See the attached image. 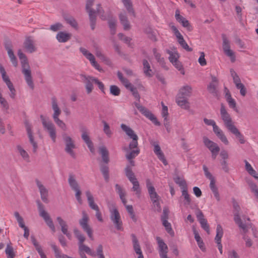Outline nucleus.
<instances>
[{"instance_id":"f257e3e1","label":"nucleus","mask_w":258,"mask_h":258,"mask_svg":"<svg viewBox=\"0 0 258 258\" xmlns=\"http://www.w3.org/2000/svg\"><path fill=\"white\" fill-rule=\"evenodd\" d=\"M120 127L130 138L132 139L129 144L128 149L125 148L124 150L127 152L125 155L126 158L127 160L133 159L139 154L140 152L138 148V137L135 132L126 125L121 124Z\"/></svg>"},{"instance_id":"f03ea898","label":"nucleus","mask_w":258,"mask_h":258,"mask_svg":"<svg viewBox=\"0 0 258 258\" xmlns=\"http://www.w3.org/2000/svg\"><path fill=\"white\" fill-rule=\"evenodd\" d=\"M18 56L21 60L22 73L24 75L25 81L28 86L33 90L34 85L32 80L31 71L26 55L19 49L18 50Z\"/></svg>"},{"instance_id":"7ed1b4c3","label":"nucleus","mask_w":258,"mask_h":258,"mask_svg":"<svg viewBox=\"0 0 258 258\" xmlns=\"http://www.w3.org/2000/svg\"><path fill=\"white\" fill-rule=\"evenodd\" d=\"M52 108L54 111L52 115L53 119L56 124L62 128L63 131L67 129L66 125L63 121L59 118V116L61 114V110L58 107L57 99L55 97L51 98Z\"/></svg>"},{"instance_id":"20e7f679","label":"nucleus","mask_w":258,"mask_h":258,"mask_svg":"<svg viewBox=\"0 0 258 258\" xmlns=\"http://www.w3.org/2000/svg\"><path fill=\"white\" fill-rule=\"evenodd\" d=\"M36 203L38 206L39 216L43 219L47 225L54 232L55 231V226L49 214L45 211L44 206L39 200H37Z\"/></svg>"},{"instance_id":"39448f33","label":"nucleus","mask_w":258,"mask_h":258,"mask_svg":"<svg viewBox=\"0 0 258 258\" xmlns=\"http://www.w3.org/2000/svg\"><path fill=\"white\" fill-rule=\"evenodd\" d=\"M233 206L234 208V220L238 225L239 227L241 228L245 233L247 231L248 228L251 226V224H243L240 217V206L238 203L235 201L233 202Z\"/></svg>"},{"instance_id":"423d86ee","label":"nucleus","mask_w":258,"mask_h":258,"mask_svg":"<svg viewBox=\"0 0 258 258\" xmlns=\"http://www.w3.org/2000/svg\"><path fill=\"white\" fill-rule=\"evenodd\" d=\"M40 117L44 128L48 131L49 136L52 141L55 142L56 135L54 124L51 121L46 120L42 115H41Z\"/></svg>"},{"instance_id":"0eeeda50","label":"nucleus","mask_w":258,"mask_h":258,"mask_svg":"<svg viewBox=\"0 0 258 258\" xmlns=\"http://www.w3.org/2000/svg\"><path fill=\"white\" fill-rule=\"evenodd\" d=\"M82 218L79 220V224L83 230L86 232L91 239L93 240V230L88 224L89 217L85 211H82Z\"/></svg>"},{"instance_id":"6e6552de","label":"nucleus","mask_w":258,"mask_h":258,"mask_svg":"<svg viewBox=\"0 0 258 258\" xmlns=\"http://www.w3.org/2000/svg\"><path fill=\"white\" fill-rule=\"evenodd\" d=\"M63 140L65 144L64 151L73 158H76V154L73 149L76 148L74 141L67 134L62 135Z\"/></svg>"},{"instance_id":"1a4fd4ad","label":"nucleus","mask_w":258,"mask_h":258,"mask_svg":"<svg viewBox=\"0 0 258 258\" xmlns=\"http://www.w3.org/2000/svg\"><path fill=\"white\" fill-rule=\"evenodd\" d=\"M220 114L225 126L229 131L235 126L234 122L223 104L221 105Z\"/></svg>"},{"instance_id":"9d476101","label":"nucleus","mask_w":258,"mask_h":258,"mask_svg":"<svg viewBox=\"0 0 258 258\" xmlns=\"http://www.w3.org/2000/svg\"><path fill=\"white\" fill-rule=\"evenodd\" d=\"M86 196L87 198L88 204L89 207L93 210L96 211V217L98 220L100 222H103V220L102 217V214L100 211L99 207L95 203L94 198L89 190H87L85 192Z\"/></svg>"},{"instance_id":"9b49d317","label":"nucleus","mask_w":258,"mask_h":258,"mask_svg":"<svg viewBox=\"0 0 258 258\" xmlns=\"http://www.w3.org/2000/svg\"><path fill=\"white\" fill-rule=\"evenodd\" d=\"M80 78L81 81L85 84L87 94H90L94 89L93 83H95L96 78L83 74L80 75Z\"/></svg>"},{"instance_id":"f8f14e48","label":"nucleus","mask_w":258,"mask_h":258,"mask_svg":"<svg viewBox=\"0 0 258 258\" xmlns=\"http://www.w3.org/2000/svg\"><path fill=\"white\" fill-rule=\"evenodd\" d=\"M223 40L222 47L225 54L230 58L231 61L234 62L235 61V56L234 52L230 49V42L225 34L222 35Z\"/></svg>"},{"instance_id":"ddd939ff","label":"nucleus","mask_w":258,"mask_h":258,"mask_svg":"<svg viewBox=\"0 0 258 258\" xmlns=\"http://www.w3.org/2000/svg\"><path fill=\"white\" fill-rule=\"evenodd\" d=\"M110 219L118 230H122V222L120 219V214L116 208L111 211Z\"/></svg>"},{"instance_id":"4468645a","label":"nucleus","mask_w":258,"mask_h":258,"mask_svg":"<svg viewBox=\"0 0 258 258\" xmlns=\"http://www.w3.org/2000/svg\"><path fill=\"white\" fill-rule=\"evenodd\" d=\"M135 104L136 107L138 109V110L146 117H147L150 120H151L155 125H160V122H159L157 120V118L151 111H150L148 109H147L144 106L141 105L138 103H135Z\"/></svg>"},{"instance_id":"2eb2a0df","label":"nucleus","mask_w":258,"mask_h":258,"mask_svg":"<svg viewBox=\"0 0 258 258\" xmlns=\"http://www.w3.org/2000/svg\"><path fill=\"white\" fill-rule=\"evenodd\" d=\"M4 46L7 51L8 56L10 60L15 67L18 66V61L16 56L15 55L13 50V45L10 40H6L4 43Z\"/></svg>"},{"instance_id":"dca6fc26","label":"nucleus","mask_w":258,"mask_h":258,"mask_svg":"<svg viewBox=\"0 0 258 258\" xmlns=\"http://www.w3.org/2000/svg\"><path fill=\"white\" fill-rule=\"evenodd\" d=\"M94 0H87L86 5V9L88 14H90V12L91 11L92 14H96V13L100 15V18L102 20H105L106 18L105 16H104V11L102 9L100 4L97 5V8L96 11L92 9V6L93 5Z\"/></svg>"},{"instance_id":"f3484780","label":"nucleus","mask_w":258,"mask_h":258,"mask_svg":"<svg viewBox=\"0 0 258 258\" xmlns=\"http://www.w3.org/2000/svg\"><path fill=\"white\" fill-rule=\"evenodd\" d=\"M171 28L177 38L178 43L181 47L187 51H192V49L189 47L177 28L174 25L171 26Z\"/></svg>"},{"instance_id":"a211bd4d","label":"nucleus","mask_w":258,"mask_h":258,"mask_svg":"<svg viewBox=\"0 0 258 258\" xmlns=\"http://www.w3.org/2000/svg\"><path fill=\"white\" fill-rule=\"evenodd\" d=\"M80 131L82 133V139L87 144L90 151L93 153L94 151L93 144L90 139L89 136V132L88 129L85 126H82L80 127Z\"/></svg>"},{"instance_id":"6ab92c4d","label":"nucleus","mask_w":258,"mask_h":258,"mask_svg":"<svg viewBox=\"0 0 258 258\" xmlns=\"http://www.w3.org/2000/svg\"><path fill=\"white\" fill-rule=\"evenodd\" d=\"M150 143L154 147L153 151L154 153L158 157V159L161 161L165 165H166L168 164L167 162L158 143L153 141H151Z\"/></svg>"},{"instance_id":"aec40b11","label":"nucleus","mask_w":258,"mask_h":258,"mask_svg":"<svg viewBox=\"0 0 258 258\" xmlns=\"http://www.w3.org/2000/svg\"><path fill=\"white\" fill-rule=\"evenodd\" d=\"M35 182L38 188H39L41 200L44 203H48L49 202V200L48 199V190L38 179H36L35 180Z\"/></svg>"},{"instance_id":"412c9836","label":"nucleus","mask_w":258,"mask_h":258,"mask_svg":"<svg viewBox=\"0 0 258 258\" xmlns=\"http://www.w3.org/2000/svg\"><path fill=\"white\" fill-rule=\"evenodd\" d=\"M146 186L149 194L151 200L152 201L159 199V196L156 192L154 187L153 186L152 183L149 179L146 180Z\"/></svg>"},{"instance_id":"4be33fe9","label":"nucleus","mask_w":258,"mask_h":258,"mask_svg":"<svg viewBox=\"0 0 258 258\" xmlns=\"http://www.w3.org/2000/svg\"><path fill=\"white\" fill-rule=\"evenodd\" d=\"M25 125H26V128L27 135H28V138H29V141L30 144L33 146V152L34 153H36L37 152V150L38 149V145H37V142L34 141L31 126L28 123H26L25 124Z\"/></svg>"},{"instance_id":"5701e85b","label":"nucleus","mask_w":258,"mask_h":258,"mask_svg":"<svg viewBox=\"0 0 258 258\" xmlns=\"http://www.w3.org/2000/svg\"><path fill=\"white\" fill-rule=\"evenodd\" d=\"M223 235V230L221 225L218 224L216 228V235L215 238V242L217 244L218 248L221 254H222V245L221 244V238Z\"/></svg>"},{"instance_id":"b1692460","label":"nucleus","mask_w":258,"mask_h":258,"mask_svg":"<svg viewBox=\"0 0 258 258\" xmlns=\"http://www.w3.org/2000/svg\"><path fill=\"white\" fill-rule=\"evenodd\" d=\"M23 45L26 50L29 53H31L37 50V48L35 46L34 41L31 37H26Z\"/></svg>"},{"instance_id":"393cba45","label":"nucleus","mask_w":258,"mask_h":258,"mask_svg":"<svg viewBox=\"0 0 258 258\" xmlns=\"http://www.w3.org/2000/svg\"><path fill=\"white\" fill-rule=\"evenodd\" d=\"M175 17L176 20L179 23H181L183 27L186 28L188 31L192 30V27L188 21L180 15L179 11L178 10L176 11Z\"/></svg>"},{"instance_id":"a878e982","label":"nucleus","mask_w":258,"mask_h":258,"mask_svg":"<svg viewBox=\"0 0 258 258\" xmlns=\"http://www.w3.org/2000/svg\"><path fill=\"white\" fill-rule=\"evenodd\" d=\"M212 82L209 84L207 87L208 91L214 96L217 95V86L218 85V79L213 76L211 75Z\"/></svg>"},{"instance_id":"bb28decb","label":"nucleus","mask_w":258,"mask_h":258,"mask_svg":"<svg viewBox=\"0 0 258 258\" xmlns=\"http://www.w3.org/2000/svg\"><path fill=\"white\" fill-rule=\"evenodd\" d=\"M131 237L132 238L134 249L136 254L138 255V258H144L137 238L134 234H132Z\"/></svg>"},{"instance_id":"cd10ccee","label":"nucleus","mask_w":258,"mask_h":258,"mask_svg":"<svg viewBox=\"0 0 258 258\" xmlns=\"http://www.w3.org/2000/svg\"><path fill=\"white\" fill-rule=\"evenodd\" d=\"M156 240L158 242L159 247V251L160 256H163L167 254L168 246L163 241L162 239L159 237H156Z\"/></svg>"},{"instance_id":"c85d7f7f","label":"nucleus","mask_w":258,"mask_h":258,"mask_svg":"<svg viewBox=\"0 0 258 258\" xmlns=\"http://www.w3.org/2000/svg\"><path fill=\"white\" fill-rule=\"evenodd\" d=\"M56 220L61 227V230L63 234L66 235L69 239L71 237V233L68 231V226L65 221L60 217H57Z\"/></svg>"},{"instance_id":"c756f323","label":"nucleus","mask_w":258,"mask_h":258,"mask_svg":"<svg viewBox=\"0 0 258 258\" xmlns=\"http://www.w3.org/2000/svg\"><path fill=\"white\" fill-rule=\"evenodd\" d=\"M72 34L66 32L60 31L56 36V38L59 42L64 43L71 39Z\"/></svg>"},{"instance_id":"7c9ffc66","label":"nucleus","mask_w":258,"mask_h":258,"mask_svg":"<svg viewBox=\"0 0 258 258\" xmlns=\"http://www.w3.org/2000/svg\"><path fill=\"white\" fill-rule=\"evenodd\" d=\"M119 19L124 30H128L131 29V25L125 13H121L119 15Z\"/></svg>"},{"instance_id":"2f4dec72","label":"nucleus","mask_w":258,"mask_h":258,"mask_svg":"<svg viewBox=\"0 0 258 258\" xmlns=\"http://www.w3.org/2000/svg\"><path fill=\"white\" fill-rule=\"evenodd\" d=\"M124 7L125 8L130 15L132 16L134 18L136 17V13L133 8V4L131 0H121Z\"/></svg>"},{"instance_id":"473e14b6","label":"nucleus","mask_w":258,"mask_h":258,"mask_svg":"<svg viewBox=\"0 0 258 258\" xmlns=\"http://www.w3.org/2000/svg\"><path fill=\"white\" fill-rule=\"evenodd\" d=\"M191 93V87L188 85H186L182 87L179 90L178 93V96L184 97L187 98L190 96Z\"/></svg>"},{"instance_id":"72a5a7b5","label":"nucleus","mask_w":258,"mask_h":258,"mask_svg":"<svg viewBox=\"0 0 258 258\" xmlns=\"http://www.w3.org/2000/svg\"><path fill=\"white\" fill-rule=\"evenodd\" d=\"M176 102L182 108L188 109L189 108V103L187 101V98H186L177 96Z\"/></svg>"},{"instance_id":"f704fd0d","label":"nucleus","mask_w":258,"mask_h":258,"mask_svg":"<svg viewBox=\"0 0 258 258\" xmlns=\"http://www.w3.org/2000/svg\"><path fill=\"white\" fill-rule=\"evenodd\" d=\"M213 132L216 135V136L225 145H228L229 142L224 134L223 132L218 127H215L213 130Z\"/></svg>"},{"instance_id":"c9c22d12","label":"nucleus","mask_w":258,"mask_h":258,"mask_svg":"<svg viewBox=\"0 0 258 258\" xmlns=\"http://www.w3.org/2000/svg\"><path fill=\"white\" fill-rule=\"evenodd\" d=\"M203 142L204 145L209 149L210 151H214L217 148L219 149L220 148L218 145L215 142L209 140L207 137H203Z\"/></svg>"},{"instance_id":"e433bc0d","label":"nucleus","mask_w":258,"mask_h":258,"mask_svg":"<svg viewBox=\"0 0 258 258\" xmlns=\"http://www.w3.org/2000/svg\"><path fill=\"white\" fill-rule=\"evenodd\" d=\"M229 131L235 136V137L239 140V142H240V144H243L245 143V140H244V136L242 135V134L238 130V129L236 127V126L232 128Z\"/></svg>"},{"instance_id":"4c0bfd02","label":"nucleus","mask_w":258,"mask_h":258,"mask_svg":"<svg viewBox=\"0 0 258 258\" xmlns=\"http://www.w3.org/2000/svg\"><path fill=\"white\" fill-rule=\"evenodd\" d=\"M31 241H32L33 244L34 245L36 250L39 254L41 258H47L46 255L43 251L41 246L39 245L38 242L37 241L35 237L34 236H31Z\"/></svg>"},{"instance_id":"58836bf2","label":"nucleus","mask_w":258,"mask_h":258,"mask_svg":"<svg viewBox=\"0 0 258 258\" xmlns=\"http://www.w3.org/2000/svg\"><path fill=\"white\" fill-rule=\"evenodd\" d=\"M31 241H32L33 244L34 245L36 250L39 254L41 258H47L46 255L43 251L41 246L39 245L38 242L37 241L35 237L34 236H31Z\"/></svg>"},{"instance_id":"ea45409f","label":"nucleus","mask_w":258,"mask_h":258,"mask_svg":"<svg viewBox=\"0 0 258 258\" xmlns=\"http://www.w3.org/2000/svg\"><path fill=\"white\" fill-rule=\"evenodd\" d=\"M143 71L146 76L148 77H151L153 75V73L152 70L151 69L150 64L149 62L146 59H144L143 60Z\"/></svg>"},{"instance_id":"a19ab883","label":"nucleus","mask_w":258,"mask_h":258,"mask_svg":"<svg viewBox=\"0 0 258 258\" xmlns=\"http://www.w3.org/2000/svg\"><path fill=\"white\" fill-rule=\"evenodd\" d=\"M99 151L101 155L103 161L105 163H108L109 161V153L106 148L105 146H101L99 148Z\"/></svg>"},{"instance_id":"79ce46f5","label":"nucleus","mask_w":258,"mask_h":258,"mask_svg":"<svg viewBox=\"0 0 258 258\" xmlns=\"http://www.w3.org/2000/svg\"><path fill=\"white\" fill-rule=\"evenodd\" d=\"M73 231H74V233L75 234V237L79 240V243H78L79 246H80L81 245L84 244L83 242L85 241V240L86 239L85 236L77 228H74Z\"/></svg>"},{"instance_id":"37998d69","label":"nucleus","mask_w":258,"mask_h":258,"mask_svg":"<svg viewBox=\"0 0 258 258\" xmlns=\"http://www.w3.org/2000/svg\"><path fill=\"white\" fill-rule=\"evenodd\" d=\"M115 190L116 192L119 195L120 199H121L122 202L124 205L126 204V200L125 199V193L123 190L122 187L120 185L118 184H116L115 185Z\"/></svg>"},{"instance_id":"c03bdc74","label":"nucleus","mask_w":258,"mask_h":258,"mask_svg":"<svg viewBox=\"0 0 258 258\" xmlns=\"http://www.w3.org/2000/svg\"><path fill=\"white\" fill-rule=\"evenodd\" d=\"M85 252L89 255H90L92 256H95L96 254L94 251H93L91 249L88 247V246L83 244L79 246V253L84 252Z\"/></svg>"},{"instance_id":"a18cd8bd","label":"nucleus","mask_w":258,"mask_h":258,"mask_svg":"<svg viewBox=\"0 0 258 258\" xmlns=\"http://www.w3.org/2000/svg\"><path fill=\"white\" fill-rule=\"evenodd\" d=\"M70 186L73 190H76L80 188L78 183L73 175H70L68 179Z\"/></svg>"},{"instance_id":"49530a36","label":"nucleus","mask_w":258,"mask_h":258,"mask_svg":"<svg viewBox=\"0 0 258 258\" xmlns=\"http://www.w3.org/2000/svg\"><path fill=\"white\" fill-rule=\"evenodd\" d=\"M153 52L158 62H159L162 67H164L165 65L164 58L161 57V55L159 52H157V49L155 48H153Z\"/></svg>"},{"instance_id":"de8ad7c7","label":"nucleus","mask_w":258,"mask_h":258,"mask_svg":"<svg viewBox=\"0 0 258 258\" xmlns=\"http://www.w3.org/2000/svg\"><path fill=\"white\" fill-rule=\"evenodd\" d=\"M124 171L126 176L127 177L130 182L137 179L134 172L132 171V168L130 165H127L126 166L124 169Z\"/></svg>"},{"instance_id":"09e8293b","label":"nucleus","mask_w":258,"mask_h":258,"mask_svg":"<svg viewBox=\"0 0 258 258\" xmlns=\"http://www.w3.org/2000/svg\"><path fill=\"white\" fill-rule=\"evenodd\" d=\"M109 27L110 30V33L113 35L116 33V20L115 18H111L108 21Z\"/></svg>"},{"instance_id":"8fccbe9b","label":"nucleus","mask_w":258,"mask_h":258,"mask_svg":"<svg viewBox=\"0 0 258 258\" xmlns=\"http://www.w3.org/2000/svg\"><path fill=\"white\" fill-rule=\"evenodd\" d=\"M210 187L215 197L217 199L218 201H219L220 200V195L218 192V188L215 185V181L210 182Z\"/></svg>"},{"instance_id":"3c124183","label":"nucleus","mask_w":258,"mask_h":258,"mask_svg":"<svg viewBox=\"0 0 258 258\" xmlns=\"http://www.w3.org/2000/svg\"><path fill=\"white\" fill-rule=\"evenodd\" d=\"M17 149L23 159L27 162H29V156L27 152L24 149H23L20 145H17Z\"/></svg>"},{"instance_id":"603ef678","label":"nucleus","mask_w":258,"mask_h":258,"mask_svg":"<svg viewBox=\"0 0 258 258\" xmlns=\"http://www.w3.org/2000/svg\"><path fill=\"white\" fill-rule=\"evenodd\" d=\"M100 170L103 175V177L106 182H108L109 180L108 167L106 165H101Z\"/></svg>"},{"instance_id":"864d4df0","label":"nucleus","mask_w":258,"mask_h":258,"mask_svg":"<svg viewBox=\"0 0 258 258\" xmlns=\"http://www.w3.org/2000/svg\"><path fill=\"white\" fill-rule=\"evenodd\" d=\"M182 196L183 197L184 199V204L189 205L191 203V199L189 195L188 194L187 187L182 189Z\"/></svg>"},{"instance_id":"5fc2aeb1","label":"nucleus","mask_w":258,"mask_h":258,"mask_svg":"<svg viewBox=\"0 0 258 258\" xmlns=\"http://www.w3.org/2000/svg\"><path fill=\"white\" fill-rule=\"evenodd\" d=\"M166 52L169 54V60L172 63L178 60L179 55L176 52H172L169 50H167Z\"/></svg>"},{"instance_id":"6e6d98bb","label":"nucleus","mask_w":258,"mask_h":258,"mask_svg":"<svg viewBox=\"0 0 258 258\" xmlns=\"http://www.w3.org/2000/svg\"><path fill=\"white\" fill-rule=\"evenodd\" d=\"M133 185L132 187V190L134 191H136V194L139 197L141 194V189L140 188V184L139 181L137 179H135L131 181Z\"/></svg>"},{"instance_id":"4d7b16f0","label":"nucleus","mask_w":258,"mask_h":258,"mask_svg":"<svg viewBox=\"0 0 258 258\" xmlns=\"http://www.w3.org/2000/svg\"><path fill=\"white\" fill-rule=\"evenodd\" d=\"M95 54L97 57L107 64H109L110 62V60L102 53L100 49L96 50Z\"/></svg>"},{"instance_id":"13d9d810","label":"nucleus","mask_w":258,"mask_h":258,"mask_svg":"<svg viewBox=\"0 0 258 258\" xmlns=\"http://www.w3.org/2000/svg\"><path fill=\"white\" fill-rule=\"evenodd\" d=\"M118 37L120 40H122L124 43L127 44L128 46H132V44L131 43V38L125 36L123 33H121L118 34Z\"/></svg>"},{"instance_id":"bf43d9fd","label":"nucleus","mask_w":258,"mask_h":258,"mask_svg":"<svg viewBox=\"0 0 258 258\" xmlns=\"http://www.w3.org/2000/svg\"><path fill=\"white\" fill-rule=\"evenodd\" d=\"M5 252L7 255V258H14L15 256L14 249L10 244H8L7 245Z\"/></svg>"},{"instance_id":"052dcab7","label":"nucleus","mask_w":258,"mask_h":258,"mask_svg":"<svg viewBox=\"0 0 258 258\" xmlns=\"http://www.w3.org/2000/svg\"><path fill=\"white\" fill-rule=\"evenodd\" d=\"M163 225L165 227L166 231L172 236L174 235V231H173L171 225L167 220H164L162 222Z\"/></svg>"},{"instance_id":"680f3d73","label":"nucleus","mask_w":258,"mask_h":258,"mask_svg":"<svg viewBox=\"0 0 258 258\" xmlns=\"http://www.w3.org/2000/svg\"><path fill=\"white\" fill-rule=\"evenodd\" d=\"M174 180L176 184H178L181 187V189L187 187L185 180L180 177L177 176L175 177Z\"/></svg>"},{"instance_id":"e2e57ef3","label":"nucleus","mask_w":258,"mask_h":258,"mask_svg":"<svg viewBox=\"0 0 258 258\" xmlns=\"http://www.w3.org/2000/svg\"><path fill=\"white\" fill-rule=\"evenodd\" d=\"M102 122L103 124L104 127H103V132L106 135V136L110 138L111 137L112 135V132L110 129L109 125L104 120H103Z\"/></svg>"},{"instance_id":"0e129e2a","label":"nucleus","mask_w":258,"mask_h":258,"mask_svg":"<svg viewBox=\"0 0 258 258\" xmlns=\"http://www.w3.org/2000/svg\"><path fill=\"white\" fill-rule=\"evenodd\" d=\"M92 12H90L89 15V20L90 22V26L92 30H94L96 22V16L95 14H92Z\"/></svg>"},{"instance_id":"69168bd1","label":"nucleus","mask_w":258,"mask_h":258,"mask_svg":"<svg viewBox=\"0 0 258 258\" xmlns=\"http://www.w3.org/2000/svg\"><path fill=\"white\" fill-rule=\"evenodd\" d=\"M110 93L114 96H119L120 94V89L116 85H111L110 86Z\"/></svg>"},{"instance_id":"338daca9","label":"nucleus","mask_w":258,"mask_h":258,"mask_svg":"<svg viewBox=\"0 0 258 258\" xmlns=\"http://www.w3.org/2000/svg\"><path fill=\"white\" fill-rule=\"evenodd\" d=\"M0 72L2 74L3 80L6 84L11 82L9 77L7 76L4 68L1 64H0Z\"/></svg>"},{"instance_id":"774afa93","label":"nucleus","mask_w":258,"mask_h":258,"mask_svg":"<svg viewBox=\"0 0 258 258\" xmlns=\"http://www.w3.org/2000/svg\"><path fill=\"white\" fill-rule=\"evenodd\" d=\"M7 85L10 91V96L11 98L14 99L16 97V90L13 86V83L11 82L7 84Z\"/></svg>"}]
</instances>
